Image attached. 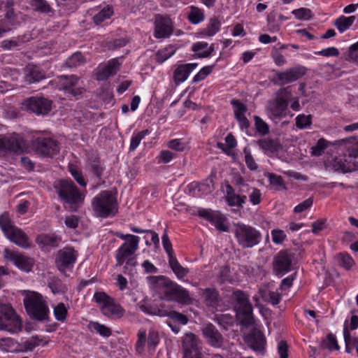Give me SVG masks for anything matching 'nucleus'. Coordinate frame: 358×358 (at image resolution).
I'll return each instance as SVG.
<instances>
[{
	"mask_svg": "<svg viewBox=\"0 0 358 358\" xmlns=\"http://www.w3.org/2000/svg\"><path fill=\"white\" fill-rule=\"evenodd\" d=\"M169 264L173 273L178 278H182L186 276L189 272L187 268L180 265L176 256L171 257L169 259Z\"/></svg>",
	"mask_w": 358,
	"mask_h": 358,
	"instance_id": "33",
	"label": "nucleus"
},
{
	"mask_svg": "<svg viewBox=\"0 0 358 358\" xmlns=\"http://www.w3.org/2000/svg\"><path fill=\"white\" fill-rule=\"evenodd\" d=\"M231 299L236 303L235 308L242 325L251 326L254 323L252 306L249 300V295L242 290H235L231 294Z\"/></svg>",
	"mask_w": 358,
	"mask_h": 358,
	"instance_id": "3",
	"label": "nucleus"
},
{
	"mask_svg": "<svg viewBox=\"0 0 358 358\" xmlns=\"http://www.w3.org/2000/svg\"><path fill=\"white\" fill-rule=\"evenodd\" d=\"M175 51L176 50L173 46H169L159 50L157 54V61L162 63L171 57L174 54Z\"/></svg>",
	"mask_w": 358,
	"mask_h": 358,
	"instance_id": "52",
	"label": "nucleus"
},
{
	"mask_svg": "<svg viewBox=\"0 0 358 358\" xmlns=\"http://www.w3.org/2000/svg\"><path fill=\"white\" fill-rule=\"evenodd\" d=\"M201 296L208 306H215L218 303V292L215 289H201Z\"/></svg>",
	"mask_w": 358,
	"mask_h": 358,
	"instance_id": "30",
	"label": "nucleus"
},
{
	"mask_svg": "<svg viewBox=\"0 0 358 358\" xmlns=\"http://www.w3.org/2000/svg\"><path fill=\"white\" fill-rule=\"evenodd\" d=\"M94 299L99 303L105 315H113L117 317H121L123 315L124 309L119 304L115 303L113 299L105 292H96Z\"/></svg>",
	"mask_w": 358,
	"mask_h": 358,
	"instance_id": "10",
	"label": "nucleus"
},
{
	"mask_svg": "<svg viewBox=\"0 0 358 358\" xmlns=\"http://www.w3.org/2000/svg\"><path fill=\"white\" fill-rule=\"evenodd\" d=\"M0 227L6 237L15 244L22 248L30 247V243L26 234L20 229L11 224L7 213L0 216Z\"/></svg>",
	"mask_w": 358,
	"mask_h": 358,
	"instance_id": "6",
	"label": "nucleus"
},
{
	"mask_svg": "<svg viewBox=\"0 0 358 358\" xmlns=\"http://www.w3.org/2000/svg\"><path fill=\"white\" fill-rule=\"evenodd\" d=\"M184 358H203L201 341L194 334L188 332L182 338Z\"/></svg>",
	"mask_w": 358,
	"mask_h": 358,
	"instance_id": "14",
	"label": "nucleus"
},
{
	"mask_svg": "<svg viewBox=\"0 0 358 358\" xmlns=\"http://www.w3.org/2000/svg\"><path fill=\"white\" fill-rule=\"evenodd\" d=\"M231 103L234 107L235 118L239 117V115H245V113L247 111V107L245 105L236 99L232 100Z\"/></svg>",
	"mask_w": 358,
	"mask_h": 358,
	"instance_id": "62",
	"label": "nucleus"
},
{
	"mask_svg": "<svg viewBox=\"0 0 358 358\" xmlns=\"http://www.w3.org/2000/svg\"><path fill=\"white\" fill-rule=\"evenodd\" d=\"M15 343L11 338H3L0 339V349L3 351H13L15 348Z\"/></svg>",
	"mask_w": 358,
	"mask_h": 358,
	"instance_id": "61",
	"label": "nucleus"
},
{
	"mask_svg": "<svg viewBox=\"0 0 358 358\" xmlns=\"http://www.w3.org/2000/svg\"><path fill=\"white\" fill-rule=\"evenodd\" d=\"M38 239L44 245L57 247L61 242V238L55 234H45L40 236Z\"/></svg>",
	"mask_w": 358,
	"mask_h": 358,
	"instance_id": "42",
	"label": "nucleus"
},
{
	"mask_svg": "<svg viewBox=\"0 0 358 358\" xmlns=\"http://www.w3.org/2000/svg\"><path fill=\"white\" fill-rule=\"evenodd\" d=\"M329 145V143L327 140L323 138H320L316 145L311 148V155L317 157L321 156Z\"/></svg>",
	"mask_w": 358,
	"mask_h": 358,
	"instance_id": "44",
	"label": "nucleus"
},
{
	"mask_svg": "<svg viewBox=\"0 0 358 358\" xmlns=\"http://www.w3.org/2000/svg\"><path fill=\"white\" fill-rule=\"evenodd\" d=\"M266 176L268 178L270 185H273L275 189L280 190L285 189L283 179L280 176L268 173L266 174Z\"/></svg>",
	"mask_w": 358,
	"mask_h": 358,
	"instance_id": "48",
	"label": "nucleus"
},
{
	"mask_svg": "<svg viewBox=\"0 0 358 358\" xmlns=\"http://www.w3.org/2000/svg\"><path fill=\"white\" fill-rule=\"evenodd\" d=\"M32 147L38 153L48 157H52L59 151L57 142L50 138H36L32 141Z\"/></svg>",
	"mask_w": 358,
	"mask_h": 358,
	"instance_id": "16",
	"label": "nucleus"
},
{
	"mask_svg": "<svg viewBox=\"0 0 358 358\" xmlns=\"http://www.w3.org/2000/svg\"><path fill=\"white\" fill-rule=\"evenodd\" d=\"M14 1L7 0L5 5V17L8 20V24L14 26L17 21V15L13 9Z\"/></svg>",
	"mask_w": 358,
	"mask_h": 358,
	"instance_id": "37",
	"label": "nucleus"
},
{
	"mask_svg": "<svg viewBox=\"0 0 358 358\" xmlns=\"http://www.w3.org/2000/svg\"><path fill=\"white\" fill-rule=\"evenodd\" d=\"M311 124V115H299L296 118V125L299 129H304Z\"/></svg>",
	"mask_w": 358,
	"mask_h": 358,
	"instance_id": "63",
	"label": "nucleus"
},
{
	"mask_svg": "<svg viewBox=\"0 0 358 358\" xmlns=\"http://www.w3.org/2000/svg\"><path fill=\"white\" fill-rule=\"evenodd\" d=\"M139 308L141 311H143L145 313L149 314V315H157L163 316L164 315V313L162 310H159L157 307L152 306L151 304H148L146 303H142L138 305Z\"/></svg>",
	"mask_w": 358,
	"mask_h": 358,
	"instance_id": "51",
	"label": "nucleus"
},
{
	"mask_svg": "<svg viewBox=\"0 0 358 358\" xmlns=\"http://www.w3.org/2000/svg\"><path fill=\"white\" fill-rule=\"evenodd\" d=\"M324 344L325 348L329 350H337L339 349L336 337L331 334L327 335L326 340L324 341Z\"/></svg>",
	"mask_w": 358,
	"mask_h": 358,
	"instance_id": "64",
	"label": "nucleus"
},
{
	"mask_svg": "<svg viewBox=\"0 0 358 358\" xmlns=\"http://www.w3.org/2000/svg\"><path fill=\"white\" fill-rule=\"evenodd\" d=\"M169 148L177 152H182L187 146V143L182 139H173L167 143Z\"/></svg>",
	"mask_w": 358,
	"mask_h": 358,
	"instance_id": "57",
	"label": "nucleus"
},
{
	"mask_svg": "<svg viewBox=\"0 0 358 358\" xmlns=\"http://www.w3.org/2000/svg\"><path fill=\"white\" fill-rule=\"evenodd\" d=\"M258 145L265 152H269L273 153L278 151L279 148V143L278 141L270 138L259 140L258 141Z\"/></svg>",
	"mask_w": 358,
	"mask_h": 358,
	"instance_id": "36",
	"label": "nucleus"
},
{
	"mask_svg": "<svg viewBox=\"0 0 358 358\" xmlns=\"http://www.w3.org/2000/svg\"><path fill=\"white\" fill-rule=\"evenodd\" d=\"M132 238L131 243H124L117 250L115 256L117 265H122L128 257L132 256L138 250L139 237Z\"/></svg>",
	"mask_w": 358,
	"mask_h": 358,
	"instance_id": "20",
	"label": "nucleus"
},
{
	"mask_svg": "<svg viewBox=\"0 0 358 358\" xmlns=\"http://www.w3.org/2000/svg\"><path fill=\"white\" fill-rule=\"evenodd\" d=\"M291 255L286 251H280L273 258V267L274 273L278 275H283L291 268Z\"/></svg>",
	"mask_w": 358,
	"mask_h": 358,
	"instance_id": "19",
	"label": "nucleus"
},
{
	"mask_svg": "<svg viewBox=\"0 0 358 358\" xmlns=\"http://www.w3.org/2000/svg\"><path fill=\"white\" fill-rule=\"evenodd\" d=\"M226 218L220 213H215L213 215L210 222L214 224V226L222 231H227L229 228L225 224Z\"/></svg>",
	"mask_w": 358,
	"mask_h": 358,
	"instance_id": "45",
	"label": "nucleus"
},
{
	"mask_svg": "<svg viewBox=\"0 0 358 358\" xmlns=\"http://www.w3.org/2000/svg\"><path fill=\"white\" fill-rule=\"evenodd\" d=\"M244 340L253 350L263 352L266 345V338L258 329H254L250 333L244 336Z\"/></svg>",
	"mask_w": 358,
	"mask_h": 358,
	"instance_id": "22",
	"label": "nucleus"
},
{
	"mask_svg": "<svg viewBox=\"0 0 358 358\" xmlns=\"http://www.w3.org/2000/svg\"><path fill=\"white\" fill-rule=\"evenodd\" d=\"M22 106L37 115H45L52 110V101L42 96H31L23 101Z\"/></svg>",
	"mask_w": 358,
	"mask_h": 358,
	"instance_id": "11",
	"label": "nucleus"
},
{
	"mask_svg": "<svg viewBox=\"0 0 358 358\" xmlns=\"http://www.w3.org/2000/svg\"><path fill=\"white\" fill-rule=\"evenodd\" d=\"M59 83L64 90L71 92L74 96L77 95V92H75L73 87L76 85L78 81V78L75 76H62L59 78Z\"/></svg>",
	"mask_w": 358,
	"mask_h": 358,
	"instance_id": "29",
	"label": "nucleus"
},
{
	"mask_svg": "<svg viewBox=\"0 0 358 358\" xmlns=\"http://www.w3.org/2000/svg\"><path fill=\"white\" fill-rule=\"evenodd\" d=\"M193 51L198 52L200 57H208L214 51V44L208 46L206 42H199L192 47Z\"/></svg>",
	"mask_w": 358,
	"mask_h": 358,
	"instance_id": "32",
	"label": "nucleus"
},
{
	"mask_svg": "<svg viewBox=\"0 0 358 358\" xmlns=\"http://www.w3.org/2000/svg\"><path fill=\"white\" fill-rule=\"evenodd\" d=\"M351 157L350 154L348 156L339 155L335 157L332 161L329 162V166L334 171H340L344 173L351 172L352 168L350 162L349 161V159H351Z\"/></svg>",
	"mask_w": 358,
	"mask_h": 358,
	"instance_id": "25",
	"label": "nucleus"
},
{
	"mask_svg": "<svg viewBox=\"0 0 358 358\" xmlns=\"http://www.w3.org/2000/svg\"><path fill=\"white\" fill-rule=\"evenodd\" d=\"M159 336L157 331L150 329L147 335L145 329H140L138 332V340L136 343V350L138 355H141L148 343V349L149 351H155L156 347L159 343Z\"/></svg>",
	"mask_w": 358,
	"mask_h": 358,
	"instance_id": "12",
	"label": "nucleus"
},
{
	"mask_svg": "<svg viewBox=\"0 0 358 358\" xmlns=\"http://www.w3.org/2000/svg\"><path fill=\"white\" fill-rule=\"evenodd\" d=\"M292 13L300 20H308L312 17V12L308 8H301L296 9L292 11Z\"/></svg>",
	"mask_w": 358,
	"mask_h": 358,
	"instance_id": "58",
	"label": "nucleus"
},
{
	"mask_svg": "<svg viewBox=\"0 0 358 358\" xmlns=\"http://www.w3.org/2000/svg\"><path fill=\"white\" fill-rule=\"evenodd\" d=\"M225 187L224 199L227 203L231 207L243 208V204L246 202L247 196L236 193L234 189L229 184H227Z\"/></svg>",
	"mask_w": 358,
	"mask_h": 358,
	"instance_id": "24",
	"label": "nucleus"
},
{
	"mask_svg": "<svg viewBox=\"0 0 358 358\" xmlns=\"http://www.w3.org/2000/svg\"><path fill=\"white\" fill-rule=\"evenodd\" d=\"M113 15V10L110 8H103L101 11L93 17V21L96 25H99L106 19H109Z\"/></svg>",
	"mask_w": 358,
	"mask_h": 358,
	"instance_id": "46",
	"label": "nucleus"
},
{
	"mask_svg": "<svg viewBox=\"0 0 358 358\" xmlns=\"http://www.w3.org/2000/svg\"><path fill=\"white\" fill-rule=\"evenodd\" d=\"M355 20L356 17L354 15L350 17L342 15L334 22V25L341 33H343L352 25Z\"/></svg>",
	"mask_w": 358,
	"mask_h": 358,
	"instance_id": "31",
	"label": "nucleus"
},
{
	"mask_svg": "<svg viewBox=\"0 0 358 358\" xmlns=\"http://www.w3.org/2000/svg\"><path fill=\"white\" fill-rule=\"evenodd\" d=\"M54 315L58 321L63 322L65 320L67 309L63 303H59L54 308Z\"/></svg>",
	"mask_w": 358,
	"mask_h": 358,
	"instance_id": "54",
	"label": "nucleus"
},
{
	"mask_svg": "<svg viewBox=\"0 0 358 358\" xmlns=\"http://www.w3.org/2000/svg\"><path fill=\"white\" fill-rule=\"evenodd\" d=\"M196 64H186L180 65L174 71V81L176 84L186 80L189 73L196 67Z\"/></svg>",
	"mask_w": 358,
	"mask_h": 358,
	"instance_id": "27",
	"label": "nucleus"
},
{
	"mask_svg": "<svg viewBox=\"0 0 358 358\" xmlns=\"http://www.w3.org/2000/svg\"><path fill=\"white\" fill-rule=\"evenodd\" d=\"M22 327V320L13 307L0 302V330L14 334L20 331Z\"/></svg>",
	"mask_w": 358,
	"mask_h": 358,
	"instance_id": "5",
	"label": "nucleus"
},
{
	"mask_svg": "<svg viewBox=\"0 0 358 358\" xmlns=\"http://www.w3.org/2000/svg\"><path fill=\"white\" fill-rule=\"evenodd\" d=\"M41 341V340L38 337L33 336L30 339L19 344L18 350L21 352L32 351L36 347L40 345Z\"/></svg>",
	"mask_w": 358,
	"mask_h": 358,
	"instance_id": "40",
	"label": "nucleus"
},
{
	"mask_svg": "<svg viewBox=\"0 0 358 358\" xmlns=\"http://www.w3.org/2000/svg\"><path fill=\"white\" fill-rule=\"evenodd\" d=\"M292 96L289 87L280 89L275 98L268 102L267 110L273 120H281L286 117L288 111V99Z\"/></svg>",
	"mask_w": 358,
	"mask_h": 358,
	"instance_id": "4",
	"label": "nucleus"
},
{
	"mask_svg": "<svg viewBox=\"0 0 358 358\" xmlns=\"http://www.w3.org/2000/svg\"><path fill=\"white\" fill-rule=\"evenodd\" d=\"M28 314L38 320H45L48 316V308L41 294L32 292L24 299Z\"/></svg>",
	"mask_w": 358,
	"mask_h": 358,
	"instance_id": "7",
	"label": "nucleus"
},
{
	"mask_svg": "<svg viewBox=\"0 0 358 358\" xmlns=\"http://www.w3.org/2000/svg\"><path fill=\"white\" fill-rule=\"evenodd\" d=\"M201 331L206 343L211 347L219 348L223 345L224 338L213 324H204Z\"/></svg>",
	"mask_w": 358,
	"mask_h": 358,
	"instance_id": "18",
	"label": "nucleus"
},
{
	"mask_svg": "<svg viewBox=\"0 0 358 358\" xmlns=\"http://www.w3.org/2000/svg\"><path fill=\"white\" fill-rule=\"evenodd\" d=\"M22 146V140L17 135L0 136V155L8 152H17Z\"/></svg>",
	"mask_w": 358,
	"mask_h": 358,
	"instance_id": "23",
	"label": "nucleus"
},
{
	"mask_svg": "<svg viewBox=\"0 0 358 358\" xmlns=\"http://www.w3.org/2000/svg\"><path fill=\"white\" fill-rule=\"evenodd\" d=\"M91 327L101 336L108 337L111 335V330L103 324L94 322L90 323Z\"/></svg>",
	"mask_w": 358,
	"mask_h": 358,
	"instance_id": "59",
	"label": "nucleus"
},
{
	"mask_svg": "<svg viewBox=\"0 0 358 358\" xmlns=\"http://www.w3.org/2000/svg\"><path fill=\"white\" fill-rule=\"evenodd\" d=\"M116 199L108 191H103L97 194L92 201L93 210L101 217H106L114 214L116 209Z\"/></svg>",
	"mask_w": 358,
	"mask_h": 358,
	"instance_id": "8",
	"label": "nucleus"
},
{
	"mask_svg": "<svg viewBox=\"0 0 358 358\" xmlns=\"http://www.w3.org/2000/svg\"><path fill=\"white\" fill-rule=\"evenodd\" d=\"M69 172L73 178L76 180V182L82 187H85L87 183L85 181V179L82 175L80 171H79L75 166L69 165Z\"/></svg>",
	"mask_w": 358,
	"mask_h": 358,
	"instance_id": "55",
	"label": "nucleus"
},
{
	"mask_svg": "<svg viewBox=\"0 0 358 358\" xmlns=\"http://www.w3.org/2000/svg\"><path fill=\"white\" fill-rule=\"evenodd\" d=\"M234 234L243 248H252L259 243L261 234L255 228L243 223L235 225Z\"/></svg>",
	"mask_w": 358,
	"mask_h": 358,
	"instance_id": "9",
	"label": "nucleus"
},
{
	"mask_svg": "<svg viewBox=\"0 0 358 358\" xmlns=\"http://www.w3.org/2000/svg\"><path fill=\"white\" fill-rule=\"evenodd\" d=\"M77 252L72 248L59 250L55 257L57 268L62 273L71 271L77 259Z\"/></svg>",
	"mask_w": 358,
	"mask_h": 358,
	"instance_id": "15",
	"label": "nucleus"
},
{
	"mask_svg": "<svg viewBox=\"0 0 358 358\" xmlns=\"http://www.w3.org/2000/svg\"><path fill=\"white\" fill-rule=\"evenodd\" d=\"M259 294L264 301L270 303L272 305L278 304L281 300V295L278 292L260 289Z\"/></svg>",
	"mask_w": 358,
	"mask_h": 358,
	"instance_id": "34",
	"label": "nucleus"
},
{
	"mask_svg": "<svg viewBox=\"0 0 358 358\" xmlns=\"http://www.w3.org/2000/svg\"><path fill=\"white\" fill-rule=\"evenodd\" d=\"M45 78L44 73L34 65H28L26 68L24 80L27 84L38 82Z\"/></svg>",
	"mask_w": 358,
	"mask_h": 358,
	"instance_id": "28",
	"label": "nucleus"
},
{
	"mask_svg": "<svg viewBox=\"0 0 358 358\" xmlns=\"http://www.w3.org/2000/svg\"><path fill=\"white\" fill-rule=\"evenodd\" d=\"M243 185L248 187V189H247L248 192H249V190H251V192L249 194L250 201L253 205L259 204L262 201V194L260 192V190L256 187H250L246 184H243Z\"/></svg>",
	"mask_w": 358,
	"mask_h": 358,
	"instance_id": "49",
	"label": "nucleus"
},
{
	"mask_svg": "<svg viewBox=\"0 0 358 358\" xmlns=\"http://www.w3.org/2000/svg\"><path fill=\"white\" fill-rule=\"evenodd\" d=\"M90 168L92 173L98 178H101L103 172V167L101 165L99 158L95 157L90 160Z\"/></svg>",
	"mask_w": 358,
	"mask_h": 358,
	"instance_id": "50",
	"label": "nucleus"
},
{
	"mask_svg": "<svg viewBox=\"0 0 358 358\" xmlns=\"http://www.w3.org/2000/svg\"><path fill=\"white\" fill-rule=\"evenodd\" d=\"M306 71V69L303 66H294L284 71L277 72L275 74V78L279 85H284L299 80L305 75Z\"/></svg>",
	"mask_w": 358,
	"mask_h": 358,
	"instance_id": "17",
	"label": "nucleus"
},
{
	"mask_svg": "<svg viewBox=\"0 0 358 358\" xmlns=\"http://www.w3.org/2000/svg\"><path fill=\"white\" fill-rule=\"evenodd\" d=\"M148 133V130H143L138 132L137 134L133 136L131 139L129 150L131 151L135 150L137 147L139 145L141 140L145 137V136Z\"/></svg>",
	"mask_w": 358,
	"mask_h": 358,
	"instance_id": "56",
	"label": "nucleus"
},
{
	"mask_svg": "<svg viewBox=\"0 0 358 358\" xmlns=\"http://www.w3.org/2000/svg\"><path fill=\"white\" fill-rule=\"evenodd\" d=\"M336 261L341 267L347 270L350 269L354 265L355 262L350 255L347 253H340L336 257Z\"/></svg>",
	"mask_w": 358,
	"mask_h": 358,
	"instance_id": "39",
	"label": "nucleus"
},
{
	"mask_svg": "<svg viewBox=\"0 0 358 358\" xmlns=\"http://www.w3.org/2000/svg\"><path fill=\"white\" fill-rule=\"evenodd\" d=\"M153 287L162 294L161 298L166 301H177L187 303L191 301L189 292L181 286L173 282L168 278L159 275L150 278Z\"/></svg>",
	"mask_w": 358,
	"mask_h": 358,
	"instance_id": "1",
	"label": "nucleus"
},
{
	"mask_svg": "<svg viewBox=\"0 0 358 358\" xmlns=\"http://www.w3.org/2000/svg\"><path fill=\"white\" fill-rule=\"evenodd\" d=\"M172 33L173 27L171 19L157 15L155 20V37L157 38H167Z\"/></svg>",
	"mask_w": 358,
	"mask_h": 358,
	"instance_id": "21",
	"label": "nucleus"
},
{
	"mask_svg": "<svg viewBox=\"0 0 358 358\" xmlns=\"http://www.w3.org/2000/svg\"><path fill=\"white\" fill-rule=\"evenodd\" d=\"M22 43V40L18 36L10 39L3 40L0 43V48L4 50H10L14 48L20 46Z\"/></svg>",
	"mask_w": 358,
	"mask_h": 358,
	"instance_id": "43",
	"label": "nucleus"
},
{
	"mask_svg": "<svg viewBox=\"0 0 358 358\" xmlns=\"http://www.w3.org/2000/svg\"><path fill=\"white\" fill-rule=\"evenodd\" d=\"M220 26H221V22L217 18H216V17L210 18L206 29L203 31V34L208 36H213L217 32L219 31V30L220 29Z\"/></svg>",
	"mask_w": 358,
	"mask_h": 358,
	"instance_id": "38",
	"label": "nucleus"
},
{
	"mask_svg": "<svg viewBox=\"0 0 358 358\" xmlns=\"http://www.w3.org/2000/svg\"><path fill=\"white\" fill-rule=\"evenodd\" d=\"M54 187L65 209L76 212L82 206L85 194L78 190L72 180H61Z\"/></svg>",
	"mask_w": 358,
	"mask_h": 358,
	"instance_id": "2",
	"label": "nucleus"
},
{
	"mask_svg": "<svg viewBox=\"0 0 358 358\" xmlns=\"http://www.w3.org/2000/svg\"><path fill=\"white\" fill-rule=\"evenodd\" d=\"M3 258L12 262L18 269L27 273L30 272L34 265L33 258L8 248L4 249Z\"/></svg>",
	"mask_w": 358,
	"mask_h": 358,
	"instance_id": "13",
	"label": "nucleus"
},
{
	"mask_svg": "<svg viewBox=\"0 0 358 358\" xmlns=\"http://www.w3.org/2000/svg\"><path fill=\"white\" fill-rule=\"evenodd\" d=\"M120 63L116 59L108 61L106 65L100 67L96 73V79L99 80H105L110 76H112L119 70Z\"/></svg>",
	"mask_w": 358,
	"mask_h": 358,
	"instance_id": "26",
	"label": "nucleus"
},
{
	"mask_svg": "<svg viewBox=\"0 0 358 358\" xmlns=\"http://www.w3.org/2000/svg\"><path fill=\"white\" fill-rule=\"evenodd\" d=\"M83 56L80 52H76L69 57L66 61V65L70 68L77 67L85 63Z\"/></svg>",
	"mask_w": 358,
	"mask_h": 358,
	"instance_id": "47",
	"label": "nucleus"
},
{
	"mask_svg": "<svg viewBox=\"0 0 358 358\" xmlns=\"http://www.w3.org/2000/svg\"><path fill=\"white\" fill-rule=\"evenodd\" d=\"M189 12L187 15L188 20L193 24H197L204 20L205 15L203 11L196 6H191Z\"/></svg>",
	"mask_w": 358,
	"mask_h": 358,
	"instance_id": "35",
	"label": "nucleus"
},
{
	"mask_svg": "<svg viewBox=\"0 0 358 358\" xmlns=\"http://www.w3.org/2000/svg\"><path fill=\"white\" fill-rule=\"evenodd\" d=\"M343 336H344V339H345V345H346V351L349 352H350V350H349L350 345H352L353 348H355L356 349V350L357 352L358 351V338H352L347 328L344 329Z\"/></svg>",
	"mask_w": 358,
	"mask_h": 358,
	"instance_id": "53",
	"label": "nucleus"
},
{
	"mask_svg": "<svg viewBox=\"0 0 358 358\" xmlns=\"http://www.w3.org/2000/svg\"><path fill=\"white\" fill-rule=\"evenodd\" d=\"M30 5L35 11L48 13L52 10L50 4L45 0H31Z\"/></svg>",
	"mask_w": 358,
	"mask_h": 358,
	"instance_id": "41",
	"label": "nucleus"
},
{
	"mask_svg": "<svg viewBox=\"0 0 358 358\" xmlns=\"http://www.w3.org/2000/svg\"><path fill=\"white\" fill-rule=\"evenodd\" d=\"M255 121L257 131L259 134L264 136L269 133L268 125L262 118L258 116H255Z\"/></svg>",
	"mask_w": 358,
	"mask_h": 358,
	"instance_id": "60",
	"label": "nucleus"
}]
</instances>
